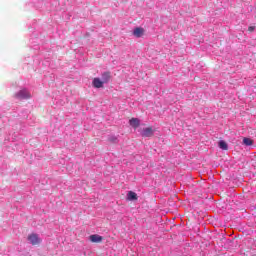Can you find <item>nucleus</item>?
I'll return each mask as SVG.
<instances>
[{"label":"nucleus","instance_id":"f257e3e1","mask_svg":"<svg viewBox=\"0 0 256 256\" xmlns=\"http://www.w3.org/2000/svg\"><path fill=\"white\" fill-rule=\"evenodd\" d=\"M16 99H31V93L27 89H22L15 94Z\"/></svg>","mask_w":256,"mask_h":256},{"label":"nucleus","instance_id":"f03ea898","mask_svg":"<svg viewBox=\"0 0 256 256\" xmlns=\"http://www.w3.org/2000/svg\"><path fill=\"white\" fill-rule=\"evenodd\" d=\"M28 241L31 245H39V243H41V238H39V235L37 234H30L28 236Z\"/></svg>","mask_w":256,"mask_h":256},{"label":"nucleus","instance_id":"7ed1b4c3","mask_svg":"<svg viewBox=\"0 0 256 256\" xmlns=\"http://www.w3.org/2000/svg\"><path fill=\"white\" fill-rule=\"evenodd\" d=\"M142 137H153V128L147 127L144 128L141 132Z\"/></svg>","mask_w":256,"mask_h":256},{"label":"nucleus","instance_id":"20e7f679","mask_svg":"<svg viewBox=\"0 0 256 256\" xmlns=\"http://www.w3.org/2000/svg\"><path fill=\"white\" fill-rule=\"evenodd\" d=\"M105 83L103 82V80L99 79V78H94L92 81V85L93 87H95L96 89H101L103 87Z\"/></svg>","mask_w":256,"mask_h":256},{"label":"nucleus","instance_id":"39448f33","mask_svg":"<svg viewBox=\"0 0 256 256\" xmlns=\"http://www.w3.org/2000/svg\"><path fill=\"white\" fill-rule=\"evenodd\" d=\"M89 239L92 243H101L103 241V237L97 234L90 235Z\"/></svg>","mask_w":256,"mask_h":256},{"label":"nucleus","instance_id":"423d86ee","mask_svg":"<svg viewBox=\"0 0 256 256\" xmlns=\"http://www.w3.org/2000/svg\"><path fill=\"white\" fill-rule=\"evenodd\" d=\"M145 33V29L141 27H137L133 31L134 37H143V34Z\"/></svg>","mask_w":256,"mask_h":256},{"label":"nucleus","instance_id":"0eeeda50","mask_svg":"<svg viewBox=\"0 0 256 256\" xmlns=\"http://www.w3.org/2000/svg\"><path fill=\"white\" fill-rule=\"evenodd\" d=\"M130 126L133 127L134 129H137V127H139V125H141V122L139 121L138 118H131L129 120Z\"/></svg>","mask_w":256,"mask_h":256},{"label":"nucleus","instance_id":"6e6552de","mask_svg":"<svg viewBox=\"0 0 256 256\" xmlns=\"http://www.w3.org/2000/svg\"><path fill=\"white\" fill-rule=\"evenodd\" d=\"M127 199H128V201H137V199H138L137 193H135L133 191H129L127 194Z\"/></svg>","mask_w":256,"mask_h":256},{"label":"nucleus","instance_id":"1a4fd4ad","mask_svg":"<svg viewBox=\"0 0 256 256\" xmlns=\"http://www.w3.org/2000/svg\"><path fill=\"white\" fill-rule=\"evenodd\" d=\"M110 80H111V73L104 72L102 74V83H109Z\"/></svg>","mask_w":256,"mask_h":256},{"label":"nucleus","instance_id":"9d476101","mask_svg":"<svg viewBox=\"0 0 256 256\" xmlns=\"http://www.w3.org/2000/svg\"><path fill=\"white\" fill-rule=\"evenodd\" d=\"M218 145H219L220 149H223V151H227L229 149L227 142H225L223 140H221Z\"/></svg>","mask_w":256,"mask_h":256},{"label":"nucleus","instance_id":"9b49d317","mask_svg":"<svg viewBox=\"0 0 256 256\" xmlns=\"http://www.w3.org/2000/svg\"><path fill=\"white\" fill-rule=\"evenodd\" d=\"M244 145L251 146L253 145V141L250 138H243Z\"/></svg>","mask_w":256,"mask_h":256},{"label":"nucleus","instance_id":"f8f14e48","mask_svg":"<svg viewBox=\"0 0 256 256\" xmlns=\"http://www.w3.org/2000/svg\"><path fill=\"white\" fill-rule=\"evenodd\" d=\"M249 33H253L255 31V26L248 27Z\"/></svg>","mask_w":256,"mask_h":256},{"label":"nucleus","instance_id":"ddd939ff","mask_svg":"<svg viewBox=\"0 0 256 256\" xmlns=\"http://www.w3.org/2000/svg\"><path fill=\"white\" fill-rule=\"evenodd\" d=\"M110 141H112V143H116L117 142V137L110 138Z\"/></svg>","mask_w":256,"mask_h":256}]
</instances>
